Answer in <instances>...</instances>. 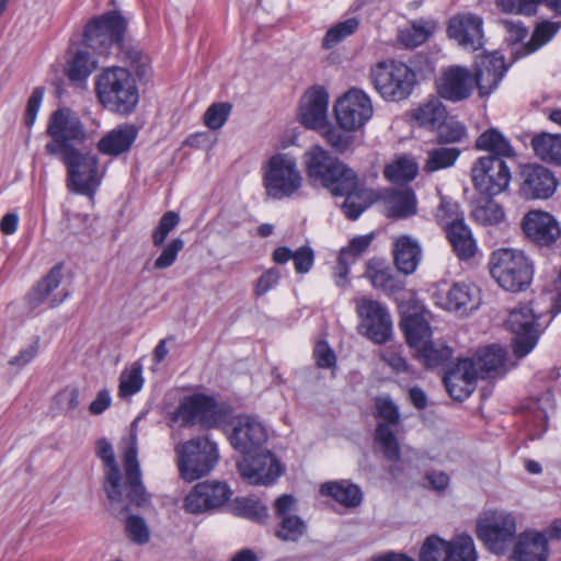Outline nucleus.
Returning a JSON list of instances; mask_svg holds the SVG:
<instances>
[{
    "label": "nucleus",
    "mask_w": 561,
    "mask_h": 561,
    "mask_svg": "<svg viewBox=\"0 0 561 561\" xmlns=\"http://www.w3.org/2000/svg\"><path fill=\"white\" fill-rule=\"evenodd\" d=\"M137 435L134 430L130 432L129 443L124 450V468L126 480L122 483V474L116 462L112 445L106 439H100L96 444V455L104 463L105 481L104 490L111 501L113 511L121 505L119 512L128 510L126 501L136 506L148 503L149 496L141 482V472L137 459Z\"/></svg>",
    "instance_id": "obj_1"
},
{
    "label": "nucleus",
    "mask_w": 561,
    "mask_h": 561,
    "mask_svg": "<svg viewBox=\"0 0 561 561\" xmlns=\"http://www.w3.org/2000/svg\"><path fill=\"white\" fill-rule=\"evenodd\" d=\"M505 350L500 345L481 348L473 358H463L446 371L444 383L456 400L468 398L474 390L478 378H486L505 371Z\"/></svg>",
    "instance_id": "obj_2"
},
{
    "label": "nucleus",
    "mask_w": 561,
    "mask_h": 561,
    "mask_svg": "<svg viewBox=\"0 0 561 561\" xmlns=\"http://www.w3.org/2000/svg\"><path fill=\"white\" fill-rule=\"evenodd\" d=\"M262 185L267 198L288 199L304 186V176L298 160L290 152L277 151L262 163Z\"/></svg>",
    "instance_id": "obj_3"
},
{
    "label": "nucleus",
    "mask_w": 561,
    "mask_h": 561,
    "mask_svg": "<svg viewBox=\"0 0 561 561\" xmlns=\"http://www.w3.org/2000/svg\"><path fill=\"white\" fill-rule=\"evenodd\" d=\"M95 92L101 104L118 114L131 113L139 101L136 80L124 67H108L96 77Z\"/></svg>",
    "instance_id": "obj_4"
},
{
    "label": "nucleus",
    "mask_w": 561,
    "mask_h": 561,
    "mask_svg": "<svg viewBox=\"0 0 561 561\" xmlns=\"http://www.w3.org/2000/svg\"><path fill=\"white\" fill-rule=\"evenodd\" d=\"M308 178L330 192L353 187L355 172L320 145L310 146L302 156Z\"/></svg>",
    "instance_id": "obj_5"
},
{
    "label": "nucleus",
    "mask_w": 561,
    "mask_h": 561,
    "mask_svg": "<svg viewBox=\"0 0 561 561\" xmlns=\"http://www.w3.org/2000/svg\"><path fill=\"white\" fill-rule=\"evenodd\" d=\"M489 268L493 279L505 290H523L533 278L531 263L517 249L504 248L492 252Z\"/></svg>",
    "instance_id": "obj_6"
},
{
    "label": "nucleus",
    "mask_w": 561,
    "mask_h": 561,
    "mask_svg": "<svg viewBox=\"0 0 561 561\" xmlns=\"http://www.w3.org/2000/svg\"><path fill=\"white\" fill-rule=\"evenodd\" d=\"M370 78L380 96L392 102L405 100L416 83L415 72L398 60L377 62L370 69Z\"/></svg>",
    "instance_id": "obj_7"
},
{
    "label": "nucleus",
    "mask_w": 561,
    "mask_h": 561,
    "mask_svg": "<svg viewBox=\"0 0 561 561\" xmlns=\"http://www.w3.org/2000/svg\"><path fill=\"white\" fill-rule=\"evenodd\" d=\"M46 133L51 137V141L45 145V151L50 156L62 157L87 139L83 124L69 108H59L50 115Z\"/></svg>",
    "instance_id": "obj_8"
},
{
    "label": "nucleus",
    "mask_w": 561,
    "mask_h": 561,
    "mask_svg": "<svg viewBox=\"0 0 561 561\" xmlns=\"http://www.w3.org/2000/svg\"><path fill=\"white\" fill-rule=\"evenodd\" d=\"M126 30L124 16L118 11H108L85 25L83 45L96 55L107 56L111 48H119Z\"/></svg>",
    "instance_id": "obj_9"
},
{
    "label": "nucleus",
    "mask_w": 561,
    "mask_h": 561,
    "mask_svg": "<svg viewBox=\"0 0 561 561\" xmlns=\"http://www.w3.org/2000/svg\"><path fill=\"white\" fill-rule=\"evenodd\" d=\"M516 518L505 511L485 512L478 520L476 533L479 540L493 553L502 554L516 537Z\"/></svg>",
    "instance_id": "obj_10"
},
{
    "label": "nucleus",
    "mask_w": 561,
    "mask_h": 561,
    "mask_svg": "<svg viewBox=\"0 0 561 561\" xmlns=\"http://www.w3.org/2000/svg\"><path fill=\"white\" fill-rule=\"evenodd\" d=\"M540 317L541 311L537 306L519 305L510 312L506 327L513 334V350L517 357L526 356L536 346L540 335L537 323Z\"/></svg>",
    "instance_id": "obj_11"
},
{
    "label": "nucleus",
    "mask_w": 561,
    "mask_h": 561,
    "mask_svg": "<svg viewBox=\"0 0 561 561\" xmlns=\"http://www.w3.org/2000/svg\"><path fill=\"white\" fill-rule=\"evenodd\" d=\"M60 159L68 171V190L82 195H92L101 183L96 157L76 149L66 152Z\"/></svg>",
    "instance_id": "obj_12"
},
{
    "label": "nucleus",
    "mask_w": 561,
    "mask_h": 561,
    "mask_svg": "<svg viewBox=\"0 0 561 561\" xmlns=\"http://www.w3.org/2000/svg\"><path fill=\"white\" fill-rule=\"evenodd\" d=\"M333 112L335 122L341 128L358 130L371 119L374 106L365 91L352 88L335 101Z\"/></svg>",
    "instance_id": "obj_13"
},
{
    "label": "nucleus",
    "mask_w": 561,
    "mask_h": 561,
    "mask_svg": "<svg viewBox=\"0 0 561 561\" xmlns=\"http://www.w3.org/2000/svg\"><path fill=\"white\" fill-rule=\"evenodd\" d=\"M471 179L479 193L492 197L506 191L511 170L500 157H480L472 164Z\"/></svg>",
    "instance_id": "obj_14"
},
{
    "label": "nucleus",
    "mask_w": 561,
    "mask_h": 561,
    "mask_svg": "<svg viewBox=\"0 0 561 561\" xmlns=\"http://www.w3.org/2000/svg\"><path fill=\"white\" fill-rule=\"evenodd\" d=\"M237 467L242 479L252 485H271L284 471L278 459L267 448L244 455Z\"/></svg>",
    "instance_id": "obj_15"
},
{
    "label": "nucleus",
    "mask_w": 561,
    "mask_h": 561,
    "mask_svg": "<svg viewBox=\"0 0 561 561\" xmlns=\"http://www.w3.org/2000/svg\"><path fill=\"white\" fill-rule=\"evenodd\" d=\"M181 477L192 482L210 470V440L197 437L175 446Z\"/></svg>",
    "instance_id": "obj_16"
},
{
    "label": "nucleus",
    "mask_w": 561,
    "mask_h": 561,
    "mask_svg": "<svg viewBox=\"0 0 561 561\" xmlns=\"http://www.w3.org/2000/svg\"><path fill=\"white\" fill-rule=\"evenodd\" d=\"M356 310L362 319L360 334L374 343L383 344L392 334V321L387 309L376 300L360 298L356 300Z\"/></svg>",
    "instance_id": "obj_17"
},
{
    "label": "nucleus",
    "mask_w": 561,
    "mask_h": 561,
    "mask_svg": "<svg viewBox=\"0 0 561 561\" xmlns=\"http://www.w3.org/2000/svg\"><path fill=\"white\" fill-rule=\"evenodd\" d=\"M228 439L231 446L244 456L266 448L268 430L260 419L242 415L233 421Z\"/></svg>",
    "instance_id": "obj_18"
},
{
    "label": "nucleus",
    "mask_w": 561,
    "mask_h": 561,
    "mask_svg": "<svg viewBox=\"0 0 561 561\" xmlns=\"http://www.w3.org/2000/svg\"><path fill=\"white\" fill-rule=\"evenodd\" d=\"M440 98L450 102H460L471 96L474 91L473 73L466 67L453 65L442 69L436 81Z\"/></svg>",
    "instance_id": "obj_19"
},
{
    "label": "nucleus",
    "mask_w": 561,
    "mask_h": 561,
    "mask_svg": "<svg viewBox=\"0 0 561 561\" xmlns=\"http://www.w3.org/2000/svg\"><path fill=\"white\" fill-rule=\"evenodd\" d=\"M376 410L378 416L383 419L387 424H378L375 440L382 447L388 460L397 461L400 458V448L391 425L399 421L398 408L389 397H379L376 399Z\"/></svg>",
    "instance_id": "obj_20"
},
{
    "label": "nucleus",
    "mask_w": 561,
    "mask_h": 561,
    "mask_svg": "<svg viewBox=\"0 0 561 561\" xmlns=\"http://www.w3.org/2000/svg\"><path fill=\"white\" fill-rule=\"evenodd\" d=\"M448 36L467 50L476 51L484 44L483 20L472 13H460L448 22Z\"/></svg>",
    "instance_id": "obj_21"
},
{
    "label": "nucleus",
    "mask_w": 561,
    "mask_h": 561,
    "mask_svg": "<svg viewBox=\"0 0 561 561\" xmlns=\"http://www.w3.org/2000/svg\"><path fill=\"white\" fill-rule=\"evenodd\" d=\"M296 499L289 494H283L274 502V513L278 523L275 536L282 541H297L306 533L305 522L295 514Z\"/></svg>",
    "instance_id": "obj_22"
},
{
    "label": "nucleus",
    "mask_w": 561,
    "mask_h": 561,
    "mask_svg": "<svg viewBox=\"0 0 561 561\" xmlns=\"http://www.w3.org/2000/svg\"><path fill=\"white\" fill-rule=\"evenodd\" d=\"M522 228L526 237L539 245H551L560 237L557 219L542 210L528 211L522 220Z\"/></svg>",
    "instance_id": "obj_23"
},
{
    "label": "nucleus",
    "mask_w": 561,
    "mask_h": 561,
    "mask_svg": "<svg viewBox=\"0 0 561 561\" xmlns=\"http://www.w3.org/2000/svg\"><path fill=\"white\" fill-rule=\"evenodd\" d=\"M520 191L527 198H549L557 188L551 171L540 164H528L522 169Z\"/></svg>",
    "instance_id": "obj_24"
},
{
    "label": "nucleus",
    "mask_w": 561,
    "mask_h": 561,
    "mask_svg": "<svg viewBox=\"0 0 561 561\" xmlns=\"http://www.w3.org/2000/svg\"><path fill=\"white\" fill-rule=\"evenodd\" d=\"M329 94L322 87L309 89L302 96L299 116L307 128L318 130L328 119Z\"/></svg>",
    "instance_id": "obj_25"
},
{
    "label": "nucleus",
    "mask_w": 561,
    "mask_h": 561,
    "mask_svg": "<svg viewBox=\"0 0 561 561\" xmlns=\"http://www.w3.org/2000/svg\"><path fill=\"white\" fill-rule=\"evenodd\" d=\"M506 72L504 58L497 54H489L480 57L476 64L474 89L479 90L480 96L491 94L502 81Z\"/></svg>",
    "instance_id": "obj_26"
},
{
    "label": "nucleus",
    "mask_w": 561,
    "mask_h": 561,
    "mask_svg": "<svg viewBox=\"0 0 561 561\" xmlns=\"http://www.w3.org/2000/svg\"><path fill=\"white\" fill-rule=\"evenodd\" d=\"M62 278L61 265L54 266L47 275L39 280L28 293L27 304L32 309L37 308L42 304L47 302L49 307H56L61 304L69 295L68 291L62 290L54 295V291L59 287Z\"/></svg>",
    "instance_id": "obj_27"
},
{
    "label": "nucleus",
    "mask_w": 561,
    "mask_h": 561,
    "mask_svg": "<svg viewBox=\"0 0 561 561\" xmlns=\"http://www.w3.org/2000/svg\"><path fill=\"white\" fill-rule=\"evenodd\" d=\"M479 302V289L466 283H456L445 294L436 296V304L440 308L460 313L476 309Z\"/></svg>",
    "instance_id": "obj_28"
},
{
    "label": "nucleus",
    "mask_w": 561,
    "mask_h": 561,
    "mask_svg": "<svg viewBox=\"0 0 561 561\" xmlns=\"http://www.w3.org/2000/svg\"><path fill=\"white\" fill-rule=\"evenodd\" d=\"M175 421L183 426H210V397L206 394H192L185 397L174 412Z\"/></svg>",
    "instance_id": "obj_29"
},
{
    "label": "nucleus",
    "mask_w": 561,
    "mask_h": 561,
    "mask_svg": "<svg viewBox=\"0 0 561 561\" xmlns=\"http://www.w3.org/2000/svg\"><path fill=\"white\" fill-rule=\"evenodd\" d=\"M548 557V541L542 531L527 530L517 537L515 561H547Z\"/></svg>",
    "instance_id": "obj_30"
},
{
    "label": "nucleus",
    "mask_w": 561,
    "mask_h": 561,
    "mask_svg": "<svg viewBox=\"0 0 561 561\" xmlns=\"http://www.w3.org/2000/svg\"><path fill=\"white\" fill-rule=\"evenodd\" d=\"M393 259L397 268L403 274H412L422 256L420 242L409 234L393 238Z\"/></svg>",
    "instance_id": "obj_31"
},
{
    "label": "nucleus",
    "mask_w": 561,
    "mask_h": 561,
    "mask_svg": "<svg viewBox=\"0 0 561 561\" xmlns=\"http://www.w3.org/2000/svg\"><path fill=\"white\" fill-rule=\"evenodd\" d=\"M385 214L389 218H408L416 214L417 202L411 188H392L383 193Z\"/></svg>",
    "instance_id": "obj_32"
},
{
    "label": "nucleus",
    "mask_w": 561,
    "mask_h": 561,
    "mask_svg": "<svg viewBox=\"0 0 561 561\" xmlns=\"http://www.w3.org/2000/svg\"><path fill=\"white\" fill-rule=\"evenodd\" d=\"M444 226L456 255L461 260L471 259L477 252V243L469 227L458 217L445 222Z\"/></svg>",
    "instance_id": "obj_33"
},
{
    "label": "nucleus",
    "mask_w": 561,
    "mask_h": 561,
    "mask_svg": "<svg viewBox=\"0 0 561 561\" xmlns=\"http://www.w3.org/2000/svg\"><path fill=\"white\" fill-rule=\"evenodd\" d=\"M98 60L85 45L68 51L66 73L70 81L81 83L96 69Z\"/></svg>",
    "instance_id": "obj_34"
},
{
    "label": "nucleus",
    "mask_w": 561,
    "mask_h": 561,
    "mask_svg": "<svg viewBox=\"0 0 561 561\" xmlns=\"http://www.w3.org/2000/svg\"><path fill=\"white\" fill-rule=\"evenodd\" d=\"M137 137V129L133 125H123L108 131L98 142L101 153L107 156H119L131 147Z\"/></svg>",
    "instance_id": "obj_35"
},
{
    "label": "nucleus",
    "mask_w": 561,
    "mask_h": 561,
    "mask_svg": "<svg viewBox=\"0 0 561 561\" xmlns=\"http://www.w3.org/2000/svg\"><path fill=\"white\" fill-rule=\"evenodd\" d=\"M553 408L550 393L528 403L526 422L533 439L539 438L546 432L548 415Z\"/></svg>",
    "instance_id": "obj_36"
},
{
    "label": "nucleus",
    "mask_w": 561,
    "mask_h": 561,
    "mask_svg": "<svg viewBox=\"0 0 561 561\" xmlns=\"http://www.w3.org/2000/svg\"><path fill=\"white\" fill-rule=\"evenodd\" d=\"M476 148L491 153L490 157L514 158L516 152L511 141L496 128H489L476 140Z\"/></svg>",
    "instance_id": "obj_37"
},
{
    "label": "nucleus",
    "mask_w": 561,
    "mask_h": 561,
    "mask_svg": "<svg viewBox=\"0 0 561 561\" xmlns=\"http://www.w3.org/2000/svg\"><path fill=\"white\" fill-rule=\"evenodd\" d=\"M537 158L550 164L561 165V134L541 133L531 139Z\"/></svg>",
    "instance_id": "obj_38"
},
{
    "label": "nucleus",
    "mask_w": 561,
    "mask_h": 561,
    "mask_svg": "<svg viewBox=\"0 0 561 561\" xmlns=\"http://www.w3.org/2000/svg\"><path fill=\"white\" fill-rule=\"evenodd\" d=\"M410 347L414 351L424 345L431 337V328L422 314L404 316L400 322Z\"/></svg>",
    "instance_id": "obj_39"
},
{
    "label": "nucleus",
    "mask_w": 561,
    "mask_h": 561,
    "mask_svg": "<svg viewBox=\"0 0 561 561\" xmlns=\"http://www.w3.org/2000/svg\"><path fill=\"white\" fill-rule=\"evenodd\" d=\"M333 195H343L345 201L343 204V213L352 220L357 219L362 213L368 207L371 193L360 188L356 174H354L353 187L346 192H331Z\"/></svg>",
    "instance_id": "obj_40"
},
{
    "label": "nucleus",
    "mask_w": 561,
    "mask_h": 561,
    "mask_svg": "<svg viewBox=\"0 0 561 561\" xmlns=\"http://www.w3.org/2000/svg\"><path fill=\"white\" fill-rule=\"evenodd\" d=\"M320 492L323 495L332 496L336 502L350 507L357 506L362 502L359 488L346 481L327 482L321 485Z\"/></svg>",
    "instance_id": "obj_41"
},
{
    "label": "nucleus",
    "mask_w": 561,
    "mask_h": 561,
    "mask_svg": "<svg viewBox=\"0 0 561 561\" xmlns=\"http://www.w3.org/2000/svg\"><path fill=\"white\" fill-rule=\"evenodd\" d=\"M413 117L421 126L436 129L447 118V111L438 99H432L421 104Z\"/></svg>",
    "instance_id": "obj_42"
},
{
    "label": "nucleus",
    "mask_w": 561,
    "mask_h": 561,
    "mask_svg": "<svg viewBox=\"0 0 561 561\" xmlns=\"http://www.w3.org/2000/svg\"><path fill=\"white\" fill-rule=\"evenodd\" d=\"M419 172V163L411 156H401L385 168V176L392 183L403 184L412 181Z\"/></svg>",
    "instance_id": "obj_43"
},
{
    "label": "nucleus",
    "mask_w": 561,
    "mask_h": 561,
    "mask_svg": "<svg viewBox=\"0 0 561 561\" xmlns=\"http://www.w3.org/2000/svg\"><path fill=\"white\" fill-rule=\"evenodd\" d=\"M121 59L128 64L139 78H146L151 72L150 58L136 45L122 42L118 48Z\"/></svg>",
    "instance_id": "obj_44"
},
{
    "label": "nucleus",
    "mask_w": 561,
    "mask_h": 561,
    "mask_svg": "<svg viewBox=\"0 0 561 561\" xmlns=\"http://www.w3.org/2000/svg\"><path fill=\"white\" fill-rule=\"evenodd\" d=\"M453 355V350L443 342H433L428 340L419 350H415V357L426 367H436Z\"/></svg>",
    "instance_id": "obj_45"
},
{
    "label": "nucleus",
    "mask_w": 561,
    "mask_h": 561,
    "mask_svg": "<svg viewBox=\"0 0 561 561\" xmlns=\"http://www.w3.org/2000/svg\"><path fill=\"white\" fill-rule=\"evenodd\" d=\"M460 154L457 148L436 147L427 150L423 170L433 173L455 164Z\"/></svg>",
    "instance_id": "obj_46"
},
{
    "label": "nucleus",
    "mask_w": 561,
    "mask_h": 561,
    "mask_svg": "<svg viewBox=\"0 0 561 561\" xmlns=\"http://www.w3.org/2000/svg\"><path fill=\"white\" fill-rule=\"evenodd\" d=\"M474 541L468 534H459L448 541L447 561H477Z\"/></svg>",
    "instance_id": "obj_47"
},
{
    "label": "nucleus",
    "mask_w": 561,
    "mask_h": 561,
    "mask_svg": "<svg viewBox=\"0 0 561 561\" xmlns=\"http://www.w3.org/2000/svg\"><path fill=\"white\" fill-rule=\"evenodd\" d=\"M230 506L234 515L255 523H264L268 517L267 507L260 500L240 497L236 499Z\"/></svg>",
    "instance_id": "obj_48"
},
{
    "label": "nucleus",
    "mask_w": 561,
    "mask_h": 561,
    "mask_svg": "<svg viewBox=\"0 0 561 561\" xmlns=\"http://www.w3.org/2000/svg\"><path fill=\"white\" fill-rule=\"evenodd\" d=\"M317 131H319L327 144L339 153L345 152L354 141V137L350 134L353 130H345L339 125L334 126L330 122L324 124Z\"/></svg>",
    "instance_id": "obj_49"
},
{
    "label": "nucleus",
    "mask_w": 561,
    "mask_h": 561,
    "mask_svg": "<svg viewBox=\"0 0 561 561\" xmlns=\"http://www.w3.org/2000/svg\"><path fill=\"white\" fill-rule=\"evenodd\" d=\"M184 508L191 514H199L210 508V483H197L186 495Z\"/></svg>",
    "instance_id": "obj_50"
},
{
    "label": "nucleus",
    "mask_w": 561,
    "mask_h": 561,
    "mask_svg": "<svg viewBox=\"0 0 561 561\" xmlns=\"http://www.w3.org/2000/svg\"><path fill=\"white\" fill-rule=\"evenodd\" d=\"M142 385V365L139 362H135L129 368L122 371L118 394L122 398L130 397L140 391Z\"/></svg>",
    "instance_id": "obj_51"
},
{
    "label": "nucleus",
    "mask_w": 561,
    "mask_h": 561,
    "mask_svg": "<svg viewBox=\"0 0 561 561\" xmlns=\"http://www.w3.org/2000/svg\"><path fill=\"white\" fill-rule=\"evenodd\" d=\"M359 26V21L356 18H350L345 21L339 22L330 27L322 41V46L330 49L337 45L340 42L355 33Z\"/></svg>",
    "instance_id": "obj_52"
},
{
    "label": "nucleus",
    "mask_w": 561,
    "mask_h": 561,
    "mask_svg": "<svg viewBox=\"0 0 561 561\" xmlns=\"http://www.w3.org/2000/svg\"><path fill=\"white\" fill-rule=\"evenodd\" d=\"M448 541L438 536L427 537L420 550V561H447Z\"/></svg>",
    "instance_id": "obj_53"
},
{
    "label": "nucleus",
    "mask_w": 561,
    "mask_h": 561,
    "mask_svg": "<svg viewBox=\"0 0 561 561\" xmlns=\"http://www.w3.org/2000/svg\"><path fill=\"white\" fill-rule=\"evenodd\" d=\"M471 216L476 221L482 225H494L503 220L504 211L499 204L489 199L476 205L471 211Z\"/></svg>",
    "instance_id": "obj_54"
},
{
    "label": "nucleus",
    "mask_w": 561,
    "mask_h": 561,
    "mask_svg": "<svg viewBox=\"0 0 561 561\" xmlns=\"http://www.w3.org/2000/svg\"><path fill=\"white\" fill-rule=\"evenodd\" d=\"M560 27L559 23L543 21L539 23L529 42L526 44V54H530L539 49L541 46L547 44L558 32Z\"/></svg>",
    "instance_id": "obj_55"
},
{
    "label": "nucleus",
    "mask_w": 561,
    "mask_h": 561,
    "mask_svg": "<svg viewBox=\"0 0 561 561\" xmlns=\"http://www.w3.org/2000/svg\"><path fill=\"white\" fill-rule=\"evenodd\" d=\"M430 34V28L423 25L412 24L399 30L398 39L403 46L414 48L423 44L428 38Z\"/></svg>",
    "instance_id": "obj_56"
},
{
    "label": "nucleus",
    "mask_w": 561,
    "mask_h": 561,
    "mask_svg": "<svg viewBox=\"0 0 561 561\" xmlns=\"http://www.w3.org/2000/svg\"><path fill=\"white\" fill-rule=\"evenodd\" d=\"M180 215L176 211L169 210L162 215L158 226L152 232V243L160 247L167 240L169 233L179 225Z\"/></svg>",
    "instance_id": "obj_57"
},
{
    "label": "nucleus",
    "mask_w": 561,
    "mask_h": 561,
    "mask_svg": "<svg viewBox=\"0 0 561 561\" xmlns=\"http://www.w3.org/2000/svg\"><path fill=\"white\" fill-rule=\"evenodd\" d=\"M436 129L440 142H459L466 137V127L454 118H446Z\"/></svg>",
    "instance_id": "obj_58"
},
{
    "label": "nucleus",
    "mask_w": 561,
    "mask_h": 561,
    "mask_svg": "<svg viewBox=\"0 0 561 561\" xmlns=\"http://www.w3.org/2000/svg\"><path fill=\"white\" fill-rule=\"evenodd\" d=\"M375 234L368 233L364 236L354 237L351 239L348 244L341 249V260L344 262L345 259H348L352 262H355L358 256H360L371 244Z\"/></svg>",
    "instance_id": "obj_59"
},
{
    "label": "nucleus",
    "mask_w": 561,
    "mask_h": 561,
    "mask_svg": "<svg viewBox=\"0 0 561 561\" xmlns=\"http://www.w3.org/2000/svg\"><path fill=\"white\" fill-rule=\"evenodd\" d=\"M540 0H496V7L504 13L533 15Z\"/></svg>",
    "instance_id": "obj_60"
},
{
    "label": "nucleus",
    "mask_w": 561,
    "mask_h": 561,
    "mask_svg": "<svg viewBox=\"0 0 561 561\" xmlns=\"http://www.w3.org/2000/svg\"><path fill=\"white\" fill-rule=\"evenodd\" d=\"M125 529L128 538L133 542L137 545H144L149 541L150 533L144 518L137 515L128 516L126 519Z\"/></svg>",
    "instance_id": "obj_61"
},
{
    "label": "nucleus",
    "mask_w": 561,
    "mask_h": 561,
    "mask_svg": "<svg viewBox=\"0 0 561 561\" xmlns=\"http://www.w3.org/2000/svg\"><path fill=\"white\" fill-rule=\"evenodd\" d=\"M184 241L181 238L172 239L163 247L160 255L156 259L153 267L156 270H165L174 264L178 254L183 250Z\"/></svg>",
    "instance_id": "obj_62"
},
{
    "label": "nucleus",
    "mask_w": 561,
    "mask_h": 561,
    "mask_svg": "<svg viewBox=\"0 0 561 561\" xmlns=\"http://www.w3.org/2000/svg\"><path fill=\"white\" fill-rule=\"evenodd\" d=\"M293 261L298 274H307L313 266L314 252L310 247L304 245L294 251Z\"/></svg>",
    "instance_id": "obj_63"
},
{
    "label": "nucleus",
    "mask_w": 561,
    "mask_h": 561,
    "mask_svg": "<svg viewBox=\"0 0 561 561\" xmlns=\"http://www.w3.org/2000/svg\"><path fill=\"white\" fill-rule=\"evenodd\" d=\"M313 355L318 367L332 368L335 366V354L327 342H318L314 347Z\"/></svg>",
    "instance_id": "obj_64"
}]
</instances>
